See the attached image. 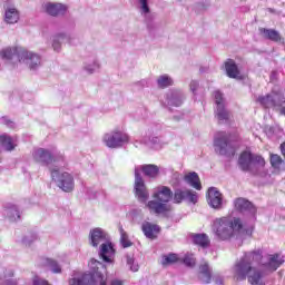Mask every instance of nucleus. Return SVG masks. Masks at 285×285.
<instances>
[{
	"label": "nucleus",
	"mask_w": 285,
	"mask_h": 285,
	"mask_svg": "<svg viewBox=\"0 0 285 285\" xmlns=\"http://www.w3.org/2000/svg\"><path fill=\"white\" fill-rule=\"evenodd\" d=\"M244 230V222L239 217L224 216L213 223V233L220 242H228Z\"/></svg>",
	"instance_id": "obj_1"
},
{
	"label": "nucleus",
	"mask_w": 285,
	"mask_h": 285,
	"mask_svg": "<svg viewBox=\"0 0 285 285\" xmlns=\"http://www.w3.org/2000/svg\"><path fill=\"white\" fill-rule=\"evenodd\" d=\"M284 264V258L279 254H271L267 256V262L261 264L259 267H252L250 284L252 285H266L263 277L266 273H275L279 266Z\"/></svg>",
	"instance_id": "obj_2"
},
{
	"label": "nucleus",
	"mask_w": 285,
	"mask_h": 285,
	"mask_svg": "<svg viewBox=\"0 0 285 285\" xmlns=\"http://www.w3.org/2000/svg\"><path fill=\"white\" fill-rule=\"evenodd\" d=\"M89 268H91V274H83L80 277H73L69 279V285H106V278L104 274L99 271H106V266L101 262L91 258L89 262Z\"/></svg>",
	"instance_id": "obj_3"
},
{
	"label": "nucleus",
	"mask_w": 285,
	"mask_h": 285,
	"mask_svg": "<svg viewBox=\"0 0 285 285\" xmlns=\"http://www.w3.org/2000/svg\"><path fill=\"white\" fill-rule=\"evenodd\" d=\"M154 199L156 200L147 203V208L150 213H155L156 215L169 213L170 205H168V202L173 199V190L169 187L160 186L154 191Z\"/></svg>",
	"instance_id": "obj_4"
},
{
	"label": "nucleus",
	"mask_w": 285,
	"mask_h": 285,
	"mask_svg": "<svg viewBox=\"0 0 285 285\" xmlns=\"http://www.w3.org/2000/svg\"><path fill=\"white\" fill-rule=\"evenodd\" d=\"M51 177L63 193H72L75 190V177L72 174L53 169L51 170Z\"/></svg>",
	"instance_id": "obj_5"
},
{
	"label": "nucleus",
	"mask_w": 285,
	"mask_h": 285,
	"mask_svg": "<svg viewBox=\"0 0 285 285\" xmlns=\"http://www.w3.org/2000/svg\"><path fill=\"white\" fill-rule=\"evenodd\" d=\"M102 141L107 148H121L130 138L121 130H111L102 136Z\"/></svg>",
	"instance_id": "obj_6"
},
{
	"label": "nucleus",
	"mask_w": 285,
	"mask_h": 285,
	"mask_svg": "<svg viewBox=\"0 0 285 285\" xmlns=\"http://www.w3.org/2000/svg\"><path fill=\"white\" fill-rule=\"evenodd\" d=\"M250 175L259 177L261 179L271 178V174H268V169H266V160L264 157L250 154Z\"/></svg>",
	"instance_id": "obj_7"
},
{
	"label": "nucleus",
	"mask_w": 285,
	"mask_h": 285,
	"mask_svg": "<svg viewBox=\"0 0 285 285\" xmlns=\"http://www.w3.org/2000/svg\"><path fill=\"white\" fill-rule=\"evenodd\" d=\"M214 99L216 104L215 117L219 124H226L230 119V111L226 108L224 94L219 90L214 91Z\"/></svg>",
	"instance_id": "obj_8"
},
{
	"label": "nucleus",
	"mask_w": 285,
	"mask_h": 285,
	"mask_svg": "<svg viewBox=\"0 0 285 285\" xmlns=\"http://www.w3.org/2000/svg\"><path fill=\"white\" fill-rule=\"evenodd\" d=\"M234 279L236 282H244L246 277H248V273H250V254H245L232 268Z\"/></svg>",
	"instance_id": "obj_9"
},
{
	"label": "nucleus",
	"mask_w": 285,
	"mask_h": 285,
	"mask_svg": "<svg viewBox=\"0 0 285 285\" xmlns=\"http://www.w3.org/2000/svg\"><path fill=\"white\" fill-rule=\"evenodd\" d=\"M214 149L218 155H235V149L228 144V135L224 131L216 134Z\"/></svg>",
	"instance_id": "obj_10"
},
{
	"label": "nucleus",
	"mask_w": 285,
	"mask_h": 285,
	"mask_svg": "<svg viewBox=\"0 0 285 285\" xmlns=\"http://www.w3.org/2000/svg\"><path fill=\"white\" fill-rule=\"evenodd\" d=\"M257 101L263 108H282V105L285 104V97L282 92L272 91L266 96L258 97Z\"/></svg>",
	"instance_id": "obj_11"
},
{
	"label": "nucleus",
	"mask_w": 285,
	"mask_h": 285,
	"mask_svg": "<svg viewBox=\"0 0 285 285\" xmlns=\"http://www.w3.org/2000/svg\"><path fill=\"white\" fill-rule=\"evenodd\" d=\"M207 203L214 210H222L224 208V195L219 193L217 187H210L208 189Z\"/></svg>",
	"instance_id": "obj_12"
},
{
	"label": "nucleus",
	"mask_w": 285,
	"mask_h": 285,
	"mask_svg": "<svg viewBox=\"0 0 285 285\" xmlns=\"http://www.w3.org/2000/svg\"><path fill=\"white\" fill-rule=\"evenodd\" d=\"M19 55H21L20 62L29 66L30 70H37L41 66V57L39 55L26 49H20Z\"/></svg>",
	"instance_id": "obj_13"
},
{
	"label": "nucleus",
	"mask_w": 285,
	"mask_h": 285,
	"mask_svg": "<svg viewBox=\"0 0 285 285\" xmlns=\"http://www.w3.org/2000/svg\"><path fill=\"white\" fill-rule=\"evenodd\" d=\"M135 193L139 202H148V197H150V195L148 194V189L146 188V183L139 174V169H137L135 173Z\"/></svg>",
	"instance_id": "obj_14"
},
{
	"label": "nucleus",
	"mask_w": 285,
	"mask_h": 285,
	"mask_svg": "<svg viewBox=\"0 0 285 285\" xmlns=\"http://www.w3.org/2000/svg\"><path fill=\"white\" fill-rule=\"evenodd\" d=\"M42 8L50 17H61L68 12V7L59 2H46Z\"/></svg>",
	"instance_id": "obj_15"
},
{
	"label": "nucleus",
	"mask_w": 285,
	"mask_h": 285,
	"mask_svg": "<svg viewBox=\"0 0 285 285\" xmlns=\"http://www.w3.org/2000/svg\"><path fill=\"white\" fill-rule=\"evenodd\" d=\"M19 50H23L21 47H7L0 51V57L4 61H12V63H17V61L21 62V55Z\"/></svg>",
	"instance_id": "obj_16"
},
{
	"label": "nucleus",
	"mask_w": 285,
	"mask_h": 285,
	"mask_svg": "<svg viewBox=\"0 0 285 285\" xmlns=\"http://www.w3.org/2000/svg\"><path fill=\"white\" fill-rule=\"evenodd\" d=\"M259 33L262 35L263 39H266L267 41H273L274 43H282L284 46V37H282V33L275 29H267V28H261Z\"/></svg>",
	"instance_id": "obj_17"
},
{
	"label": "nucleus",
	"mask_w": 285,
	"mask_h": 285,
	"mask_svg": "<svg viewBox=\"0 0 285 285\" xmlns=\"http://www.w3.org/2000/svg\"><path fill=\"white\" fill-rule=\"evenodd\" d=\"M90 244L97 247L98 244H106L108 242V234L104 229L97 227L90 230L89 234Z\"/></svg>",
	"instance_id": "obj_18"
},
{
	"label": "nucleus",
	"mask_w": 285,
	"mask_h": 285,
	"mask_svg": "<svg viewBox=\"0 0 285 285\" xmlns=\"http://www.w3.org/2000/svg\"><path fill=\"white\" fill-rule=\"evenodd\" d=\"M99 256L101 259H104V262L112 264V259H115V248L112 247V243H102L100 245Z\"/></svg>",
	"instance_id": "obj_19"
},
{
	"label": "nucleus",
	"mask_w": 285,
	"mask_h": 285,
	"mask_svg": "<svg viewBox=\"0 0 285 285\" xmlns=\"http://www.w3.org/2000/svg\"><path fill=\"white\" fill-rule=\"evenodd\" d=\"M198 279L203 284H210V279H213V268L208 265V262H203L199 265Z\"/></svg>",
	"instance_id": "obj_20"
},
{
	"label": "nucleus",
	"mask_w": 285,
	"mask_h": 285,
	"mask_svg": "<svg viewBox=\"0 0 285 285\" xmlns=\"http://www.w3.org/2000/svg\"><path fill=\"white\" fill-rule=\"evenodd\" d=\"M32 157L35 161L45 166L52 163V155L50 154V151L43 148L36 149L32 154Z\"/></svg>",
	"instance_id": "obj_21"
},
{
	"label": "nucleus",
	"mask_w": 285,
	"mask_h": 285,
	"mask_svg": "<svg viewBox=\"0 0 285 285\" xmlns=\"http://www.w3.org/2000/svg\"><path fill=\"white\" fill-rule=\"evenodd\" d=\"M184 92L181 90H171L167 94V105L168 106H175L176 108H179L181 104H184Z\"/></svg>",
	"instance_id": "obj_22"
},
{
	"label": "nucleus",
	"mask_w": 285,
	"mask_h": 285,
	"mask_svg": "<svg viewBox=\"0 0 285 285\" xmlns=\"http://www.w3.org/2000/svg\"><path fill=\"white\" fill-rule=\"evenodd\" d=\"M19 19H21V13L14 7H7L4 9V22L10 26H14V23H19Z\"/></svg>",
	"instance_id": "obj_23"
},
{
	"label": "nucleus",
	"mask_w": 285,
	"mask_h": 285,
	"mask_svg": "<svg viewBox=\"0 0 285 285\" xmlns=\"http://www.w3.org/2000/svg\"><path fill=\"white\" fill-rule=\"evenodd\" d=\"M225 70L229 79H242V73L239 72L237 63H235V60L228 59L225 61Z\"/></svg>",
	"instance_id": "obj_24"
},
{
	"label": "nucleus",
	"mask_w": 285,
	"mask_h": 285,
	"mask_svg": "<svg viewBox=\"0 0 285 285\" xmlns=\"http://www.w3.org/2000/svg\"><path fill=\"white\" fill-rule=\"evenodd\" d=\"M141 230L148 239H156L160 228L156 224L145 222L141 225Z\"/></svg>",
	"instance_id": "obj_25"
},
{
	"label": "nucleus",
	"mask_w": 285,
	"mask_h": 285,
	"mask_svg": "<svg viewBox=\"0 0 285 285\" xmlns=\"http://www.w3.org/2000/svg\"><path fill=\"white\" fill-rule=\"evenodd\" d=\"M137 170H138V175H139V173L142 171L146 177H151L153 179H155V177H157V175H159V167H157V165L136 166L135 167V173Z\"/></svg>",
	"instance_id": "obj_26"
},
{
	"label": "nucleus",
	"mask_w": 285,
	"mask_h": 285,
	"mask_svg": "<svg viewBox=\"0 0 285 285\" xmlns=\"http://www.w3.org/2000/svg\"><path fill=\"white\" fill-rule=\"evenodd\" d=\"M0 146L7 153H12V150L17 148V140L12 138L10 135L3 134L0 136Z\"/></svg>",
	"instance_id": "obj_27"
},
{
	"label": "nucleus",
	"mask_w": 285,
	"mask_h": 285,
	"mask_svg": "<svg viewBox=\"0 0 285 285\" xmlns=\"http://www.w3.org/2000/svg\"><path fill=\"white\" fill-rule=\"evenodd\" d=\"M269 164L276 173H284L285 170V160L282 158V156L277 154H271L269 155Z\"/></svg>",
	"instance_id": "obj_28"
},
{
	"label": "nucleus",
	"mask_w": 285,
	"mask_h": 285,
	"mask_svg": "<svg viewBox=\"0 0 285 285\" xmlns=\"http://www.w3.org/2000/svg\"><path fill=\"white\" fill-rule=\"evenodd\" d=\"M238 166L240 170H250V149L243 151L238 158Z\"/></svg>",
	"instance_id": "obj_29"
},
{
	"label": "nucleus",
	"mask_w": 285,
	"mask_h": 285,
	"mask_svg": "<svg viewBox=\"0 0 285 285\" xmlns=\"http://www.w3.org/2000/svg\"><path fill=\"white\" fill-rule=\"evenodd\" d=\"M12 275V269H8L3 266L0 267V282H2V285H17V281L10 278Z\"/></svg>",
	"instance_id": "obj_30"
},
{
	"label": "nucleus",
	"mask_w": 285,
	"mask_h": 285,
	"mask_svg": "<svg viewBox=\"0 0 285 285\" xmlns=\"http://www.w3.org/2000/svg\"><path fill=\"white\" fill-rule=\"evenodd\" d=\"M185 181L196 190L202 189V181L199 180V175H197V173L195 171L185 175Z\"/></svg>",
	"instance_id": "obj_31"
},
{
	"label": "nucleus",
	"mask_w": 285,
	"mask_h": 285,
	"mask_svg": "<svg viewBox=\"0 0 285 285\" xmlns=\"http://www.w3.org/2000/svg\"><path fill=\"white\" fill-rule=\"evenodd\" d=\"M234 208L239 213H244L245 210H248V208H250V202L244 198H237L234 200Z\"/></svg>",
	"instance_id": "obj_32"
},
{
	"label": "nucleus",
	"mask_w": 285,
	"mask_h": 285,
	"mask_svg": "<svg viewBox=\"0 0 285 285\" xmlns=\"http://www.w3.org/2000/svg\"><path fill=\"white\" fill-rule=\"evenodd\" d=\"M194 244H197L198 246H202L203 248H206L210 244V239H208V236L206 234H196L193 237Z\"/></svg>",
	"instance_id": "obj_33"
},
{
	"label": "nucleus",
	"mask_w": 285,
	"mask_h": 285,
	"mask_svg": "<svg viewBox=\"0 0 285 285\" xmlns=\"http://www.w3.org/2000/svg\"><path fill=\"white\" fill-rule=\"evenodd\" d=\"M43 265L53 273H61V265L52 258H46Z\"/></svg>",
	"instance_id": "obj_34"
},
{
	"label": "nucleus",
	"mask_w": 285,
	"mask_h": 285,
	"mask_svg": "<svg viewBox=\"0 0 285 285\" xmlns=\"http://www.w3.org/2000/svg\"><path fill=\"white\" fill-rule=\"evenodd\" d=\"M7 215L12 219L13 222H17V219L21 218V213L19 212V207L17 205H11L7 208Z\"/></svg>",
	"instance_id": "obj_35"
},
{
	"label": "nucleus",
	"mask_w": 285,
	"mask_h": 285,
	"mask_svg": "<svg viewBox=\"0 0 285 285\" xmlns=\"http://www.w3.org/2000/svg\"><path fill=\"white\" fill-rule=\"evenodd\" d=\"M157 83L159 86V88H168V86H173V83H175V81L173 80V78L168 75H163L157 79Z\"/></svg>",
	"instance_id": "obj_36"
},
{
	"label": "nucleus",
	"mask_w": 285,
	"mask_h": 285,
	"mask_svg": "<svg viewBox=\"0 0 285 285\" xmlns=\"http://www.w3.org/2000/svg\"><path fill=\"white\" fill-rule=\"evenodd\" d=\"M119 233H120V244L122 248H130V246H132V242L128 239V234L126 233V230H124L122 226L119 227Z\"/></svg>",
	"instance_id": "obj_37"
},
{
	"label": "nucleus",
	"mask_w": 285,
	"mask_h": 285,
	"mask_svg": "<svg viewBox=\"0 0 285 285\" xmlns=\"http://www.w3.org/2000/svg\"><path fill=\"white\" fill-rule=\"evenodd\" d=\"M99 68H100L99 61L94 60L92 62L85 65L83 70H86L88 75H92V72H97Z\"/></svg>",
	"instance_id": "obj_38"
},
{
	"label": "nucleus",
	"mask_w": 285,
	"mask_h": 285,
	"mask_svg": "<svg viewBox=\"0 0 285 285\" xmlns=\"http://www.w3.org/2000/svg\"><path fill=\"white\" fill-rule=\"evenodd\" d=\"M139 3V10L142 17L150 14V7H148V0H137Z\"/></svg>",
	"instance_id": "obj_39"
},
{
	"label": "nucleus",
	"mask_w": 285,
	"mask_h": 285,
	"mask_svg": "<svg viewBox=\"0 0 285 285\" xmlns=\"http://www.w3.org/2000/svg\"><path fill=\"white\" fill-rule=\"evenodd\" d=\"M66 39V36L59 35L53 38L52 48L56 52H59L61 50V41Z\"/></svg>",
	"instance_id": "obj_40"
},
{
	"label": "nucleus",
	"mask_w": 285,
	"mask_h": 285,
	"mask_svg": "<svg viewBox=\"0 0 285 285\" xmlns=\"http://www.w3.org/2000/svg\"><path fill=\"white\" fill-rule=\"evenodd\" d=\"M186 199V190L177 189L174 194L175 204H181Z\"/></svg>",
	"instance_id": "obj_41"
},
{
	"label": "nucleus",
	"mask_w": 285,
	"mask_h": 285,
	"mask_svg": "<svg viewBox=\"0 0 285 285\" xmlns=\"http://www.w3.org/2000/svg\"><path fill=\"white\" fill-rule=\"evenodd\" d=\"M127 266L132 273H137L139 271V264L135 263V257L128 255L127 256Z\"/></svg>",
	"instance_id": "obj_42"
},
{
	"label": "nucleus",
	"mask_w": 285,
	"mask_h": 285,
	"mask_svg": "<svg viewBox=\"0 0 285 285\" xmlns=\"http://www.w3.org/2000/svg\"><path fill=\"white\" fill-rule=\"evenodd\" d=\"M177 256L176 254H169L167 256L163 257L161 264L163 266H169V264H175L177 262Z\"/></svg>",
	"instance_id": "obj_43"
},
{
	"label": "nucleus",
	"mask_w": 285,
	"mask_h": 285,
	"mask_svg": "<svg viewBox=\"0 0 285 285\" xmlns=\"http://www.w3.org/2000/svg\"><path fill=\"white\" fill-rule=\"evenodd\" d=\"M263 257H264V252L262 250V248L254 249L252 252V259L254 262H262Z\"/></svg>",
	"instance_id": "obj_44"
},
{
	"label": "nucleus",
	"mask_w": 285,
	"mask_h": 285,
	"mask_svg": "<svg viewBox=\"0 0 285 285\" xmlns=\"http://www.w3.org/2000/svg\"><path fill=\"white\" fill-rule=\"evenodd\" d=\"M183 262L186 266H195L196 264L195 256L193 254H187Z\"/></svg>",
	"instance_id": "obj_45"
},
{
	"label": "nucleus",
	"mask_w": 285,
	"mask_h": 285,
	"mask_svg": "<svg viewBox=\"0 0 285 285\" xmlns=\"http://www.w3.org/2000/svg\"><path fill=\"white\" fill-rule=\"evenodd\" d=\"M186 199H188V202H191V204H197V199H199V197L197 196V193L186 190Z\"/></svg>",
	"instance_id": "obj_46"
},
{
	"label": "nucleus",
	"mask_w": 285,
	"mask_h": 285,
	"mask_svg": "<svg viewBox=\"0 0 285 285\" xmlns=\"http://www.w3.org/2000/svg\"><path fill=\"white\" fill-rule=\"evenodd\" d=\"M33 242H37V236H26L22 239V244H24L26 246H32Z\"/></svg>",
	"instance_id": "obj_47"
},
{
	"label": "nucleus",
	"mask_w": 285,
	"mask_h": 285,
	"mask_svg": "<svg viewBox=\"0 0 285 285\" xmlns=\"http://www.w3.org/2000/svg\"><path fill=\"white\" fill-rule=\"evenodd\" d=\"M180 180H181V175L179 173H174L171 176V185L179 186Z\"/></svg>",
	"instance_id": "obj_48"
},
{
	"label": "nucleus",
	"mask_w": 285,
	"mask_h": 285,
	"mask_svg": "<svg viewBox=\"0 0 285 285\" xmlns=\"http://www.w3.org/2000/svg\"><path fill=\"white\" fill-rule=\"evenodd\" d=\"M189 88L191 92H197V89L199 88V82L197 80H193L189 85Z\"/></svg>",
	"instance_id": "obj_49"
},
{
	"label": "nucleus",
	"mask_w": 285,
	"mask_h": 285,
	"mask_svg": "<svg viewBox=\"0 0 285 285\" xmlns=\"http://www.w3.org/2000/svg\"><path fill=\"white\" fill-rule=\"evenodd\" d=\"M149 144L150 146H157V144H159V137H151Z\"/></svg>",
	"instance_id": "obj_50"
},
{
	"label": "nucleus",
	"mask_w": 285,
	"mask_h": 285,
	"mask_svg": "<svg viewBox=\"0 0 285 285\" xmlns=\"http://www.w3.org/2000/svg\"><path fill=\"white\" fill-rule=\"evenodd\" d=\"M110 285H124V282L120 279H114L111 281Z\"/></svg>",
	"instance_id": "obj_51"
},
{
	"label": "nucleus",
	"mask_w": 285,
	"mask_h": 285,
	"mask_svg": "<svg viewBox=\"0 0 285 285\" xmlns=\"http://www.w3.org/2000/svg\"><path fill=\"white\" fill-rule=\"evenodd\" d=\"M255 213H257V207H255V205L250 204V214L255 215Z\"/></svg>",
	"instance_id": "obj_52"
},
{
	"label": "nucleus",
	"mask_w": 285,
	"mask_h": 285,
	"mask_svg": "<svg viewBox=\"0 0 285 285\" xmlns=\"http://www.w3.org/2000/svg\"><path fill=\"white\" fill-rule=\"evenodd\" d=\"M281 115H284V116H285V107H282V108H281Z\"/></svg>",
	"instance_id": "obj_53"
},
{
	"label": "nucleus",
	"mask_w": 285,
	"mask_h": 285,
	"mask_svg": "<svg viewBox=\"0 0 285 285\" xmlns=\"http://www.w3.org/2000/svg\"><path fill=\"white\" fill-rule=\"evenodd\" d=\"M216 284H222V282L216 281Z\"/></svg>",
	"instance_id": "obj_54"
}]
</instances>
